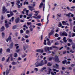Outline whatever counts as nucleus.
<instances>
[{
  "label": "nucleus",
  "mask_w": 75,
  "mask_h": 75,
  "mask_svg": "<svg viewBox=\"0 0 75 75\" xmlns=\"http://www.w3.org/2000/svg\"><path fill=\"white\" fill-rule=\"evenodd\" d=\"M72 14V13H69L66 14V16L67 17V16H69L71 14Z\"/></svg>",
  "instance_id": "obj_28"
},
{
  "label": "nucleus",
  "mask_w": 75,
  "mask_h": 75,
  "mask_svg": "<svg viewBox=\"0 0 75 75\" xmlns=\"http://www.w3.org/2000/svg\"><path fill=\"white\" fill-rule=\"evenodd\" d=\"M29 46L28 45H27L25 44L24 45L23 47V49L24 51L26 50V48H28Z\"/></svg>",
  "instance_id": "obj_6"
},
{
  "label": "nucleus",
  "mask_w": 75,
  "mask_h": 75,
  "mask_svg": "<svg viewBox=\"0 0 75 75\" xmlns=\"http://www.w3.org/2000/svg\"><path fill=\"white\" fill-rule=\"evenodd\" d=\"M74 66H75V64H71V67H74Z\"/></svg>",
  "instance_id": "obj_64"
},
{
  "label": "nucleus",
  "mask_w": 75,
  "mask_h": 75,
  "mask_svg": "<svg viewBox=\"0 0 75 75\" xmlns=\"http://www.w3.org/2000/svg\"><path fill=\"white\" fill-rule=\"evenodd\" d=\"M12 65H16V63L14 62H13L12 63Z\"/></svg>",
  "instance_id": "obj_56"
},
{
  "label": "nucleus",
  "mask_w": 75,
  "mask_h": 75,
  "mask_svg": "<svg viewBox=\"0 0 75 75\" xmlns=\"http://www.w3.org/2000/svg\"><path fill=\"white\" fill-rule=\"evenodd\" d=\"M42 6H43V3L42 2L40 3V4L39 6V7L40 8H41V7H42Z\"/></svg>",
  "instance_id": "obj_19"
},
{
  "label": "nucleus",
  "mask_w": 75,
  "mask_h": 75,
  "mask_svg": "<svg viewBox=\"0 0 75 75\" xmlns=\"http://www.w3.org/2000/svg\"><path fill=\"white\" fill-rule=\"evenodd\" d=\"M18 45V44H16L15 45V46L16 47V51L17 52H19V46Z\"/></svg>",
  "instance_id": "obj_3"
},
{
  "label": "nucleus",
  "mask_w": 75,
  "mask_h": 75,
  "mask_svg": "<svg viewBox=\"0 0 75 75\" xmlns=\"http://www.w3.org/2000/svg\"><path fill=\"white\" fill-rule=\"evenodd\" d=\"M53 71H56L57 72H59V70H58L54 69H53Z\"/></svg>",
  "instance_id": "obj_26"
},
{
  "label": "nucleus",
  "mask_w": 75,
  "mask_h": 75,
  "mask_svg": "<svg viewBox=\"0 0 75 75\" xmlns=\"http://www.w3.org/2000/svg\"><path fill=\"white\" fill-rule=\"evenodd\" d=\"M71 44L72 45V47L73 49H75V44L74 43H72Z\"/></svg>",
  "instance_id": "obj_14"
},
{
  "label": "nucleus",
  "mask_w": 75,
  "mask_h": 75,
  "mask_svg": "<svg viewBox=\"0 0 75 75\" xmlns=\"http://www.w3.org/2000/svg\"><path fill=\"white\" fill-rule=\"evenodd\" d=\"M47 69V68L46 67H43L42 69V71L43 70H44V69Z\"/></svg>",
  "instance_id": "obj_53"
},
{
  "label": "nucleus",
  "mask_w": 75,
  "mask_h": 75,
  "mask_svg": "<svg viewBox=\"0 0 75 75\" xmlns=\"http://www.w3.org/2000/svg\"><path fill=\"white\" fill-rule=\"evenodd\" d=\"M62 63L63 64H65V63H67V60H64V61H63Z\"/></svg>",
  "instance_id": "obj_25"
},
{
  "label": "nucleus",
  "mask_w": 75,
  "mask_h": 75,
  "mask_svg": "<svg viewBox=\"0 0 75 75\" xmlns=\"http://www.w3.org/2000/svg\"><path fill=\"white\" fill-rule=\"evenodd\" d=\"M28 7L29 8V10L30 11H33L34 10L33 7L31 6H28Z\"/></svg>",
  "instance_id": "obj_4"
},
{
  "label": "nucleus",
  "mask_w": 75,
  "mask_h": 75,
  "mask_svg": "<svg viewBox=\"0 0 75 75\" xmlns=\"http://www.w3.org/2000/svg\"><path fill=\"white\" fill-rule=\"evenodd\" d=\"M10 51V49H7L6 52H9Z\"/></svg>",
  "instance_id": "obj_40"
},
{
  "label": "nucleus",
  "mask_w": 75,
  "mask_h": 75,
  "mask_svg": "<svg viewBox=\"0 0 75 75\" xmlns=\"http://www.w3.org/2000/svg\"><path fill=\"white\" fill-rule=\"evenodd\" d=\"M36 25H38V26H41V23H37Z\"/></svg>",
  "instance_id": "obj_36"
},
{
  "label": "nucleus",
  "mask_w": 75,
  "mask_h": 75,
  "mask_svg": "<svg viewBox=\"0 0 75 75\" xmlns=\"http://www.w3.org/2000/svg\"><path fill=\"white\" fill-rule=\"evenodd\" d=\"M60 35L61 36H66V37L68 36V35L65 32H63L62 33H61Z\"/></svg>",
  "instance_id": "obj_5"
},
{
  "label": "nucleus",
  "mask_w": 75,
  "mask_h": 75,
  "mask_svg": "<svg viewBox=\"0 0 75 75\" xmlns=\"http://www.w3.org/2000/svg\"><path fill=\"white\" fill-rule=\"evenodd\" d=\"M10 72V71L9 70H7L6 71V75H8V74H9Z\"/></svg>",
  "instance_id": "obj_30"
},
{
  "label": "nucleus",
  "mask_w": 75,
  "mask_h": 75,
  "mask_svg": "<svg viewBox=\"0 0 75 75\" xmlns=\"http://www.w3.org/2000/svg\"><path fill=\"white\" fill-rule=\"evenodd\" d=\"M7 11V9L5 7V6H4L3 8V13H6V12Z\"/></svg>",
  "instance_id": "obj_7"
},
{
  "label": "nucleus",
  "mask_w": 75,
  "mask_h": 75,
  "mask_svg": "<svg viewBox=\"0 0 75 75\" xmlns=\"http://www.w3.org/2000/svg\"><path fill=\"white\" fill-rule=\"evenodd\" d=\"M46 40H45L44 41V45H47V43H46Z\"/></svg>",
  "instance_id": "obj_47"
},
{
  "label": "nucleus",
  "mask_w": 75,
  "mask_h": 75,
  "mask_svg": "<svg viewBox=\"0 0 75 75\" xmlns=\"http://www.w3.org/2000/svg\"><path fill=\"white\" fill-rule=\"evenodd\" d=\"M4 26H2L1 28L0 31H4Z\"/></svg>",
  "instance_id": "obj_18"
},
{
  "label": "nucleus",
  "mask_w": 75,
  "mask_h": 75,
  "mask_svg": "<svg viewBox=\"0 0 75 75\" xmlns=\"http://www.w3.org/2000/svg\"><path fill=\"white\" fill-rule=\"evenodd\" d=\"M11 19L12 20V21H14V17H12V18H11Z\"/></svg>",
  "instance_id": "obj_45"
},
{
  "label": "nucleus",
  "mask_w": 75,
  "mask_h": 75,
  "mask_svg": "<svg viewBox=\"0 0 75 75\" xmlns=\"http://www.w3.org/2000/svg\"><path fill=\"white\" fill-rule=\"evenodd\" d=\"M23 30H20V34H22V33H23Z\"/></svg>",
  "instance_id": "obj_41"
},
{
  "label": "nucleus",
  "mask_w": 75,
  "mask_h": 75,
  "mask_svg": "<svg viewBox=\"0 0 75 75\" xmlns=\"http://www.w3.org/2000/svg\"><path fill=\"white\" fill-rule=\"evenodd\" d=\"M67 40L69 41V42H72V39H67Z\"/></svg>",
  "instance_id": "obj_29"
},
{
  "label": "nucleus",
  "mask_w": 75,
  "mask_h": 75,
  "mask_svg": "<svg viewBox=\"0 0 75 75\" xmlns=\"http://www.w3.org/2000/svg\"><path fill=\"white\" fill-rule=\"evenodd\" d=\"M16 1V4L18 6V8H19V1Z\"/></svg>",
  "instance_id": "obj_20"
},
{
  "label": "nucleus",
  "mask_w": 75,
  "mask_h": 75,
  "mask_svg": "<svg viewBox=\"0 0 75 75\" xmlns=\"http://www.w3.org/2000/svg\"><path fill=\"white\" fill-rule=\"evenodd\" d=\"M30 31H33V28H31L30 29Z\"/></svg>",
  "instance_id": "obj_63"
},
{
  "label": "nucleus",
  "mask_w": 75,
  "mask_h": 75,
  "mask_svg": "<svg viewBox=\"0 0 75 75\" xmlns=\"http://www.w3.org/2000/svg\"><path fill=\"white\" fill-rule=\"evenodd\" d=\"M20 6L19 5V8H20V7H21L23 6V4L22 3H21L20 4Z\"/></svg>",
  "instance_id": "obj_43"
},
{
  "label": "nucleus",
  "mask_w": 75,
  "mask_h": 75,
  "mask_svg": "<svg viewBox=\"0 0 75 75\" xmlns=\"http://www.w3.org/2000/svg\"><path fill=\"white\" fill-rule=\"evenodd\" d=\"M71 63V62L69 61L67 63H66V65H68V64H69Z\"/></svg>",
  "instance_id": "obj_59"
},
{
  "label": "nucleus",
  "mask_w": 75,
  "mask_h": 75,
  "mask_svg": "<svg viewBox=\"0 0 75 75\" xmlns=\"http://www.w3.org/2000/svg\"><path fill=\"white\" fill-rule=\"evenodd\" d=\"M32 15H33V14H29L28 15V16H29V17H31Z\"/></svg>",
  "instance_id": "obj_62"
},
{
  "label": "nucleus",
  "mask_w": 75,
  "mask_h": 75,
  "mask_svg": "<svg viewBox=\"0 0 75 75\" xmlns=\"http://www.w3.org/2000/svg\"><path fill=\"white\" fill-rule=\"evenodd\" d=\"M14 57H17V54L16 53H15L14 54Z\"/></svg>",
  "instance_id": "obj_44"
},
{
  "label": "nucleus",
  "mask_w": 75,
  "mask_h": 75,
  "mask_svg": "<svg viewBox=\"0 0 75 75\" xmlns=\"http://www.w3.org/2000/svg\"><path fill=\"white\" fill-rule=\"evenodd\" d=\"M41 17V16L38 15L37 16V19L40 18Z\"/></svg>",
  "instance_id": "obj_33"
},
{
  "label": "nucleus",
  "mask_w": 75,
  "mask_h": 75,
  "mask_svg": "<svg viewBox=\"0 0 75 75\" xmlns=\"http://www.w3.org/2000/svg\"><path fill=\"white\" fill-rule=\"evenodd\" d=\"M7 16L8 17H11V16L10 14H8Z\"/></svg>",
  "instance_id": "obj_60"
},
{
  "label": "nucleus",
  "mask_w": 75,
  "mask_h": 75,
  "mask_svg": "<svg viewBox=\"0 0 75 75\" xmlns=\"http://www.w3.org/2000/svg\"><path fill=\"white\" fill-rule=\"evenodd\" d=\"M33 17L34 18H35L36 19H37V17L35 16H33Z\"/></svg>",
  "instance_id": "obj_58"
},
{
  "label": "nucleus",
  "mask_w": 75,
  "mask_h": 75,
  "mask_svg": "<svg viewBox=\"0 0 75 75\" xmlns=\"http://www.w3.org/2000/svg\"><path fill=\"white\" fill-rule=\"evenodd\" d=\"M72 37H75V33H72Z\"/></svg>",
  "instance_id": "obj_55"
},
{
  "label": "nucleus",
  "mask_w": 75,
  "mask_h": 75,
  "mask_svg": "<svg viewBox=\"0 0 75 75\" xmlns=\"http://www.w3.org/2000/svg\"><path fill=\"white\" fill-rule=\"evenodd\" d=\"M59 44V43H58V42H55V44H54L55 45H58Z\"/></svg>",
  "instance_id": "obj_39"
},
{
  "label": "nucleus",
  "mask_w": 75,
  "mask_h": 75,
  "mask_svg": "<svg viewBox=\"0 0 75 75\" xmlns=\"http://www.w3.org/2000/svg\"><path fill=\"white\" fill-rule=\"evenodd\" d=\"M59 27H61V26H62V23H61L60 22L59 23L58 25Z\"/></svg>",
  "instance_id": "obj_38"
},
{
  "label": "nucleus",
  "mask_w": 75,
  "mask_h": 75,
  "mask_svg": "<svg viewBox=\"0 0 75 75\" xmlns=\"http://www.w3.org/2000/svg\"><path fill=\"white\" fill-rule=\"evenodd\" d=\"M10 57H8V58L6 60V62H8L9 61V60H10Z\"/></svg>",
  "instance_id": "obj_48"
},
{
  "label": "nucleus",
  "mask_w": 75,
  "mask_h": 75,
  "mask_svg": "<svg viewBox=\"0 0 75 75\" xmlns=\"http://www.w3.org/2000/svg\"><path fill=\"white\" fill-rule=\"evenodd\" d=\"M52 59H54V58L52 57H49V60L50 61H51V60H52Z\"/></svg>",
  "instance_id": "obj_27"
},
{
  "label": "nucleus",
  "mask_w": 75,
  "mask_h": 75,
  "mask_svg": "<svg viewBox=\"0 0 75 75\" xmlns=\"http://www.w3.org/2000/svg\"><path fill=\"white\" fill-rule=\"evenodd\" d=\"M26 60H27V58H25L23 59V62H25V61H26Z\"/></svg>",
  "instance_id": "obj_54"
},
{
  "label": "nucleus",
  "mask_w": 75,
  "mask_h": 75,
  "mask_svg": "<svg viewBox=\"0 0 75 75\" xmlns=\"http://www.w3.org/2000/svg\"><path fill=\"white\" fill-rule=\"evenodd\" d=\"M25 4H27V5L28 4V2L27 1L26 2H24L23 3L24 5H25Z\"/></svg>",
  "instance_id": "obj_34"
},
{
  "label": "nucleus",
  "mask_w": 75,
  "mask_h": 75,
  "mask_svg": "<svg viewBox=\"0 0 75 75\" xmlns=\"http://www.w3.org/2000/svg\"><path fill=\"white\" fill-rule=\"evenodd\" d=\"M68 69H69V70H72V68L71 67H69L67 68Z\"/></svg>",
  "instance_id": "obj_61"
},
{
  "label": "nucleus",
  "mask_w": 75,
  "mask_h": 75,
  "mask_svg": "<svg viewBox=\"0 0 75 75\" xmlns=\"http://www.w3.org/2000/svg\"><path fill=\"white\" fill-rule=\"evenodd\" d=\"M52 47H45V51H50V50H52Z\"/></svg>",
  "instance_id": "obj_2"
},
{
  "label": "nucleus",
  "mask_w": 75,
  "mask_h": 75,
  "mask_svg": "<svg viewBox=\"0 0 75 75\" xmlns=\"http://www.w3.org/2000/svg\"><path fill=\"white\" fill-rule=\"evenodd\" d=\"M63 41H64V42H67V40H66V37H64L63 39Z\"/></svg>",
  "instance_id": "obj_15"
},
{
  "label": "nucleus",
  "mask_w": 75,
  "mask_h": 75,
  "mask_svg": "<svg viewBox=\"0 0 75 75\" xmlns=\"http://www.w3.org/2000/svg\"><path fill=\"white\" fill-rule=\"evenodd\" d=\"M53 48H58V47H56L55 46H52Z\"/></svg>",
  "instance_id": "obj_42"
},
{
  "label": "nucleus",
  "mask_w": 75,
  "mask_h": 75,
  "mask_svg": "<svg viewBox=\"0 0 75 75\" xmlns=\"http://www.w3.org/2000/svg\"><path fill=\"white\" fill-rule=\"evenodd\" d=\"M15 22L16 23H17L19 22V17L17 18L15 20Z\"/></svg>",
  "instance_id": "obj_13"
},
{
  "label": "nucleus",
  "mask_w": 75,
  "mask_h": 75,
  "mask_svg": "<svg viewBox=\"0 0 75 75\" xmlns=\"http://www.w3.org/2000/svg\"><path fill=\"white\" fill-rule=\"evenodd\" d=\"M25 39L24 38H22V39L21 40L22 41H25Z\"/></svg>",
  "instance_id": "obj_46"
},
{
  "label": "nucleus",
  "mask_w": 75,
  "mask_h": 75,
  "mask_svg": "<svg viewBox=\"0 0 75 75\" xmlns=\"http://www.w3.org/2000/svg\"><path fill=\"white\" fill-rule=\"evenodd\" d=\"M11 3L12 4V7H13L14 6V2H11Z\"/></svg>",
  "instance_id": "obj_32"
},
{
  "label": "nucleus",
  "mask_w": 75,
  "mask_h": 75,
  "mask_svg": "<svg viewBox=\"0 0 75 75\" xmlns=\"http://www.w3.org/2000/svg\"><path fill=\"white\" fill-rule=\"evenodd\" d=\"M8 38L9 40H11V36L10 35Z\"/></svg>",
  "instance_id": "obj_50"
},
{
  "label": "nucleus",
  "mask_w": 75,
  "mask_h": 75,
  "mask_svg": "<svg viewBox=\"0 0 75 75\" xmlns=\"http://www.w3.org/2000/svg\"><path fill=\"white\" fill-rule=\"evenodd\" d=\"M10 14H11V16H13V15H14V14L13 13L11 12H10Z\"/></svg>",
  "instance_id": "obj_52"
},
{
  "label": "nucleus",
  "mask_w": 75,
  "mask_h": 75,
  "mask_svg": "<svg viewBox=\"0 0 75 75\" xmlns=\"http://www.w3.org/2000/svg\"><path fill=\"white\" fill-rule=\"evenodd\" d=\"M44 60H41L39 63L37 62L35 64V66L36 67H41V66H43L44 65Z\"/></svg>",
  "instance_id": "obj_1"
},
{
  "label": "nucleus",
  "mask_w": 75,
  "mask_h": 75,
  "mask_svg": "<svg viewBox=\"0 0 75 75\" xmlns=\"http://www.w3.org/2000/svg\"><path fill=\"white\" fill-rule=\"evenodd\" d=\"M55 61H56L57 62H60V61H59V59H58V56H55Z\"/></svg>",
  "instance_id": "obj_8"
},
{
  "label": "nucleus",
  "mask_w": 75,
  "mask_h": 75,
  "mask_svg": "<svg viewBox=\"0 0 75 75\" xmlns=\"http://www.w3.org/2000/svg\"><path fill=\"white\" fill-rule=\"evenodd\" d=\"M47 45H51V43H50V41L49 40V39L48 38L47 39Z\"/></svg>",
  "instance_id": "obj_11"
},
{
  "label": "nucleus",
  "mask_w": 75,
  "mask_h": 75,
  "mask_svg": "<svg viewBox=\"0 0 75 75\" xmlns=\"http://www.w3.org/2000/svg\"><path fill=\"white\" fill-rule=\"evenodd\" d=\"M2 52H3V49H1L0 50V54H1Z\"/></svg>",
  "instance_id": "obj_51"
},
{
  "label": "nucleus",
  "mask_w": 75,
  "mask_h": 75,
  "mask_svg": "<svg viewBox=\"0 0 75 75\" xmlns=\"http://www.w3.org/2000/svg\"><path fill=\"white\" fill-rule=\"evenodd\" d=\"M2 37L3 38L4 37V36H5V34H4V33L3 32L2 33Z\"/></svg>",
  "instance_id": "obj_35"
},
{
  "label": "nucleus",
  "mask_w": 75,
  "mask_h": 75,
  "mask_svg": "<svg viewBox=\"0 0 75 75\" xmlns=\"http://www.w3.org/2000/svg\"><path fill=\"white\" fill-rule=\"evenodd\" d=\"M44 65H45V64H47V60H44Z\"/></svg>",
  "instance_id": "obj_49"
},
{
  "label": "nucleus",
  "mask_w": 75,
  "mask_h": 75,
  "mask_svg": "<svg viewBox=\"0 0 75 75\" xmlns=\"http://www.w3.org/2000/svg\"><path fill=\"white\" fill-rule=\"evenodd\" d=\"M13 42H12L10 45V47H12L13 46Z\"/></svg>",
  "instance_id": "obj_31"
},
{
  "label": "nucleus",
  "mask_w": 75,
  "mask_h": 75,
  "mask_svg": "<svg viewBox=\"0 0 75 75\" xmlns=\"http://www.w3.org/2000/svg\"><path fill=\"white\" fill-rule=\"evenodd\" d=\"M34 70H35V71H36V72H37L38 71V68H35L34 69Z\"/></svg>",
  "instance_id": "obj_57"
},
{
  "label": "nucleus",
  "mask_w": 75,
  "mask_h": 75,
  "mask_svg": "<svg viewBox=\"0 0 75 75\" xmlns=\"http://www.w3.org/2000/svg\"><path fill=\"white\" fill-rule=\"evenodd\" d=\"M54 36L56 37H58V36H59V35H58V34L57 33H56V34H55Z\"/></svg>",
  "instance_id": "obj_37"
},
{
  "label": "nucleus",
  "mask_w": 75,
  "mask_h": 75,
  "mask_svg": "<svg viewBox=\"0 0 75 75\" xmlns=\"http://www.w3.org/2000/svg\"><path fill=\"white\" fill-rule=\"evenodd\" d=\"M33 12L35 13V14L34 15H35V16H37V15H38V13H39L38 11H34Z\"/></svg>",
  "instance_id": "obj_10"
},
{
  "label": "nucleus",
  "mask_w": 75,
  "mask_h": 75,
  "mask_svg": "<svg viewBox=\"0 0 75 75\" xmlns=\"http://www.w3.org/2000/svg\"><path fill=\"white\" fill-rule=\"evenodd\" d=\"M62 24H63V25H67L69 26V24H68V23H66V22H65V21H62Z\"/></svg>",
  "instance_id": "obj_9"
},
{
  "label": "nucleus",
  "mask_w": 75,
  "mask_h": 75,
  "mask_svg": "<svg viewBox=\"0 0 75 75\" xmlns=\"http://www.w3.org/2000/svg\"><path fill=\"white\" fill-rule=\"evenodd\" d=\"M5 25L6 28H8V27H9V25L8 24L5 23Z\"/></svg>",
  "instance_id": "obj_23"
},
{
  "label": "nucleus",
  "mask_w": 75,
  "mask_h": 75,
  "mask_svg": "<svg viewBox=\"0 0 75 75\" xmlns=\"http://www.w3.org/2000/svg\"><path fill=\"white\" fill-rule=\"evenodd\" d=\"M37 52H41V53H42L43 52V50H36Z\"/></svg>",
  "instance_id": "obj_12"
},
{
  "label": "nucleus",
  "mask_w": 75,
  "mask_h": 75,
  "mask_svg": "<svg viewBox=\"0 0 75 75\" xmlns=\"http://www.w3.org/2000/svg\"><path fill=\"white\" fill-rule=\"evenodd\" d=\"M54 33V31L53 30H51V32L49 34V35H52L53 33Z\"/></svg>",
  "instance_id": "obj_17"
},
{
  "label": "nucleus",
  "mask_w": 75,
  "mask_h": 75,
  "mask_svg": "<svg viewBox=\"0 0 75 75\" xmlns=\"http://www.w3.org/2000/svg\"><path fill=\"white\" fill-rule=\"evenodd\" d=\"M47 69L49 70V73H48V74L50 75V73L51 72V71H52V69L48 68Z\"/></svg>",
  "instance_id": "obj_16"
},
{
  "label": "nucleus",
  "mask_w": 75,
  "mask_h": 75,
  "mask_svg": "<svg viewBox=\"0 0 75 75\" xmlns=\"http://www.w3.org/2000/svg\"><path fill=\"white\" fill-rule=\"evenodd\" d=\"M32 23L30 22H27V25H31Z\"/></svg>",
  "instance_id": "obj_24"
},
{
  "label": "nucleus",
  "mask_w": 75,
  "mask_h": 75,
  "mask_svg": "<svg viewBox=\"0 0 75 75\" xmlns=\"http://www.w3.org/2000/svg\"><path fill=\"white\" fill-rule=\"evenodd\" d=\"M17 25H14L13 26V30H15V29L17 28Z\"/></svg>",
  "instance_id": "obj_22"
},
{
  "label": "nucleus",
  "mask_w": 75,
  "mask_h": 75,
  "mask_svg": "<svg viewBox=\"0 0 75 75\" xmlns=\"http://www.w3.org/2000/svg\"><path fill=\"white\" fill-rule=\"evenodd\" d=\"M47 65L48 66H49V67H51V65H52V63H51L50 62H49L47 64Z\"/></svg>",
  "instance_id": "obj_21"
}]
</instances>
